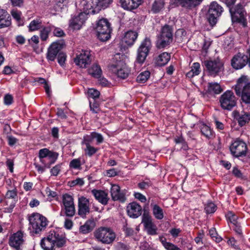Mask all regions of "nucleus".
Listing matches in <instances>:
<instances>
[{"instance_id":"f257e3e1","label":"nucleus","mask_w":250,"mask_h":250,"mask_svg":"<svg viewBox=\"0 0 250 250\" xmlns=\"http://www.w3.org/2000/svg\"><path fill=\"white\" fill-rule=\"evenodd\" d=\"M66 238L60 235L58 231L50 230L46 237L43 238L40 243L41 246L44 250H55L65 246Z\"/></svg>"},{"instance_id":"f03ea898","label":"nucleus","mask_w":250,"mask_h":250,"mask_svg":"<svg viewBox=\"0 0 250 250\" xmlns=\"http://www.w3.org/2000/svg\"><path fill=\"white\" fill-rule=\"evenodd\" d=\"M59 157V153L47 148H43L39 150L38 157L40 162L43 165L44 167L41 165L34 164L37 171L42 173L44 171L45 168H50L52 165L55 164Z\"/></svg>"},{"instance_id":"7ed1b4c3","label":"nucleus","mask_w":250,"mask_h":250,"mask_svg":"<svg viewBox=\"0 0 250 250\" xmlns=\"http://www.w3.org/2000/svg\"><path fill=\"white\" fill-rule=\"evenodd\" d=\"M80 7L81 12L69 21V26L73 30H80L87 19L88 16L91 14L89 10L91 4L86 0H83Z\"/></svg>"},{"instance_id":"20e7f679","label":"nucleus","mask_w":250,"mask_h":250,"mask_svg":"<svg viewBox=\"0 0 250 250\" xmlns=\"http://www.w3.org/2000/svg\"><path fill=\"white\" fill-rule=\"evenodd\" d=\"M234 89L236 95L240 97L242 102L250 104V82L248 76L242 75L238 78Z\"/></svg>"},{"instance_id":"39448f33","label":"nucleus","mask_w":250,"mask_h":250,"mask_svg":"<svg viewBox=\"0 0 250 250\" xmlns=\"http://www.w3.org/2000/svg\"><path fill=\"white\" fill-rule=\"evenodd\" d=\"M28 220L32 232L36 234H39L44 230L49 223L45 216L38 212L31 214L28 216Z\"/></svg>"},{"instance_id":"423d86ee","label":"nucleus","mask_w":250,"mask_h":250,"mask_svg":"<svg viewBox=\"0 0 250 250\" xmlns=\"http://www.w3.org/2000/svg\"><path fill=\"white\" fill-rule=\"evenodd\" d=\"M173 26L166 24L162 26L157 41V48L163 49L169 46L173 42Z\"/></svg>"},{"instance_id":"0eeeda50","label":"nucleus","mask_w":250,"mask_h":250,"mask_svg":"<svg viewBox=\"0 0 250 250\" xmlns=\"http://www.w3.org/2000/svg\"><path fill=\"white\" fill-rule=\"evenodd\" d=\"M228 7L232 21L241 24L243 27L247 26V12L244 6L241 3H238L237 5L228 6Z\"/></svg>"},{"instance_id":"6e6552de","label":"nucleus","mask_w":250,"mask_h":250,"mask_svg":"<svg viewBox=\"0 0 250 250\" xmlns=\"http://www.w3.org/2000/svg\"><path fill=\"white\" fill-rule=\"evenodd\" d=\"M95 30L97 37L102 42H105L111 37L112 30L111 24L106 18H102L97 21Z\"/></svg>"},{"instance_id":"1a4fd4ad","label":"nucleus","mask_w":250,"mask_h":250,"mask_svg":"<svg viewBox=\"0 0 250 250\" xmlns=\"http://www.w3.org/2000/svg\"><path fill=\"white\" fill-rule=\"evenodd\" d=\"M94 236L103 244H110L114 241L116 235L110 228L101 227L94 232Z\"/></svg>"},{"instance_id":"9d476101","label":"nucleus","mask_w":250,"mask_h":250,"mask_svg":"<svg viewBox=\"0 0 250 250\" xmlns=\"http://www.w3.org/2000/svg\"><path fill=\"white\" fill-rule=\"evenodd\" d=\"M230 154L234 157L240 159L248 154V148L246 143L238 138L232 141L229 147Z\"/></svg>"},{"instance_id":"9b49d317","label":"nucleus","mask_w":250,"mask_h":250,"mask_svg":"<svg viewBox=\"0 0 250 250\" xmlns=\"http://www.w3.org/2000/svg\"><path fill=\"white\" fill-rule=\"evenodd\" d=\"M223 12V7L217 2L212 1L210 3L206 17L211 27L216 25Z\"/></svg>"},{"instance_id":"f8f14e48","label":"nucleus","mask_w":250,"mask_h":250,"mask_svg":"<svg viewBox=\"0 0 250 250\" xmlns=\"http://www.w3.org/2000/svg\"><path fill=\"white\" fill-rule=\"evenodd\" d=\"M152 47L151 40L148 37H146L141 42L137 50V55L135 62L142 64L149 55Z\"/></svg>"},{"instance_id":"ddd939ff","label":"nucleus","mask_w":250,"mask_h":250,"mask_svg":"<svg viewBox=\"0 0 250 250\" xmlns=\"http://www.w3.org/2000/svg\"><path fill=\"white\" fill-rule=\"evenodd\" d=\"M202 63L208 74L214 77L219 75L224 68V63L218 58L205 60Z\"/></svg>"},{"instance_id":"4468645a","label":"nucleus","mask_w":250,"mask_h":250,"mask_svg":"<svg viewBox=\"0 0 250 250\" xmlns=\"http://www.w3.org/2000/svg\"><path fill=\"white\" fill-rule=\"evenodd\" d=\"M219 103L222 109L230 111L236 105V98L231 90H228L220 96Z\"/></svg>"},{"instance_id":"2eb2a0df","label":"nucleus","mask_w":250,"mask_h":250,"mask_svg":"<svg viewBox=\"0 0 250 250\" xmlns=\"http://www.w3.org/2000/svg\"><path fill=\"white\" fill-rule=\"evenodd\" d=\"M248 55L238 53L231 60L232 67L236 70L243 68L247 64L250 67V49L247 51Z\"/></svg>"},{"instance_id":"dca6fc26","label":"nucleus","mask_w":250,"mask_h":250,"mask_svg":"<svg viewBox=\"0 0 250 250\" xmlns=\"http://www.w3.org/2000/svg\"><path fill=\"white\" fill-rule=\"evenodd\" d=\"M24 243L23 232L21 230L11 234L9 238L8 244L14 250H22Z\"/></svg>"},{"instance_id":"f3484780","label":"nucleus","mask_w":250,"mask_h":250,"mask_svg":"<svg viewBox=\"0 0 250 250\" xmlns=\"http://www.w3.org/2000/svg\"><path fill=\"white\" fill-rule=\"evenodd\" d=\"M110 69L118 77L122 79L127 78L130 72L126 64L122 61H119L112 64L110 66Z\"/></svg>"},{"instance_id":"a211bd4d","label":"nucleus","mask_w":250,"mask_h":250,"mask_svg":"<svg viewBox=\"0 0 250 250\" xmlns=\"http://www.w3.org/2000/svg\"><path fill=\"white\" fill-rule=\"evenodd\" d=\"M142 223L144 224V227L146 230L148 235L153 236L158 234L157 228L152 222V217L148 212L144 211L143 215Z\"/></svg>"},{"instance_id":"6ab92c4d","label":"nucleus","mask_w":250,"mask_h":250,"mask_svg":"<svg viewBox=\"0 0 250 250\" xmlns=\"http://www.w3.org/2000/svg\"><path fill=\"white\" fill-rule=\"evenodd\" d=\"M138 36L137 32L129 30L126 32L122 40L121 49L125 50L128 47L132 46Z\"/></svg>"},{"instance_id":"aec40b11","label":"nucleus","mask_w":250,"mask_h":250,"mask_svg":"<svg viewBox=\"0 0 250 250\" xmlns=\"http://www.w3.org/2000/svg\"><path fill=\"white\" fill-rule=\"evenodd\" d=\"M91 61V54L88 50H82L74 60L75 64L82 68H86L90 64Z\"/></svg>"},{"instance_id":"412c9836","label":"nucleus","mask_w":250,"mask_h":250,"mask_svg":"<svg viewBox=\"0 0 250 250\" xmlns=\"http://www.w3.org/2000/svg\"><path fill=\"white\" fill-rule=\"evenodd\" d=\"M203 0H172L171 5L174 7L181 6L188 9H191L192 8L199 5Z\"/></svg>"},{"instance_id":"4be33fe9","label":"nucleus","mask_w":250,"mask_h":250,"mask_svg":"<svg viewBox=\"0 0 250 250\" xmlns=\"http://www.w3.org/2000/svg\"><path fill=\"white\" fill-rule=\"evenodd\" d=\"M4 198L5 199H12V202L10 204V206L4 208L5 212L7 213H11L13 211V208L15 207L16 203L18 201V195L17 187L15 186L13 189H8L4 196Z\"/></svg>"},{"instance_id":"5701e85b","label":"nucleus","mask_w":250,"mask_h":250,"mask_svg":"<svg viewBox=\"0 0 250 250\" xmlns=\"http://www.w3.org/2000/svg\"><path fill=\"white\" fill-rule=\"evenodd\" d=\"M90 212L89 200L84 196L78 199V214L83 218H85Z\"/></svg>"},{"instance_id":"b1692460","label":"nucleus","mask_w":250,"mask_h":250,"mask_svg":"<svg viewBox=\"0 0 250 250\" xmlns=\"http://www.w3.org/2000/svg\"><path fill=\"white\" fill-rule=\"evenodd\" d=\"M128 215L131 218H136L140 216L142 212V208L136 202L129 203L126 208Z\"/></svg>"},{"instance_id":"393cba45","label":"nucleus","mask_w":250,"mask_h":250,"mask_svg":"<svg viewBox=\"0 0 250 250\" xmlns=\"http://www.w3.org/2000/svg\"><path fill=\"white\" fill-rule=\"evenodd\" d=\"M62 49V45L58 42H53L48 49L46 58L48 61H54Z\"/></svg>"},{"instance_id":"a878e982","label":"nucleus","mask_w":250,"mask_h":250,"mask_svg":"<svg viewBox=\"0 0 250 250\" xmlns=\"http://www.w3.org/2000/svg\"><path fill=\"white\" fill-rule=\"evenodd\" d=\"M143 2V0H120L119 3L124 10L132 11L137 9Z\"/></svg>"},{"instance_id":"bb28decb","label":"nucleus","mask_w":250,"mask_h":250,"mask_svg":"<svg viewBox=\"0 0 250 250\" xmlns=\"http://www.w3.org/2000/svg\"><path fill=\"white\" fill-rule=\"evenodd\" d=\"M110 192L113 201H119L121 203H124L126 200L125 194L121 192L120 187L118 185H112Z\"/></svg>"},{"instance_id":"cd10ccee","label":"nucleus","mask_w":250,"mask_h":250,"mask_svg":"<svg viewBox=\"0 0 250 250\" xmlns=\"http://www.w3.org/2000/svg\"><path fill=\"white\" fill-rule=\"evenodd\" d=\"M113 2V0H98L95 7L91 5L89 10L92 15L98 13L102 9L108 7Z\"/></svg>"},{"instance_id":"c85d7f7f","label":"nucleus","mask_w":250,"mask_h":250,"mask_svg":"<svg viewBox=\"0 0 250 250\" xmlns=\"http://www.w3.org/2000/svg\"><path fill=\"white\" fill-rule=\"evenodd\" d=\"M91 192L99 202L103 205L107 204L109 198L108 197L107 193L105 191L94 189L91 191Z\"/></svg>"},{"instance_id":"c756f323","label":"nucleus","mask_w":250,"mask_h":250,"mask_svg":"<svg viewBox=\"0 0 250 250\" xmlns=\"http://www.w3.org/2000/svg\"><path fill=\"white\" fill-rule=\"evenodd\" d=\"M11 24V18L8 12L0 9V29L9 26Z\"/></svg>"},{"instance_id":"7c9ffc66","label":"nucleus","mask_w":250,"mask_h":250,"mask_svg":"<svg viewBox=\"0 0 250 250\" xmlns=\"http://www.w3.org/2000/svg\"><path fill=\"white\" fill-rule=\"evenodd\" d=\"M170 58L171 56L169 53L166 52H163L155 58V64L157 66H164L170 61Z\"/></svg>"},{"instance_id":"2f4dec72","label":"nucleus","mask_w":250,"mask_h":250,"mask_svg":"<svg viewBox=\"0 0 250 250\" xmlns=\"http://www.w3.org/2000/svg\"><path fill=\"white\" fill-rule=\"evenodd\" d=\"M235 119L237 121L239 125L243 126L246 124L250 123V113L249 112H238L235 115Z\"/></svg>"},{"instance_id":"473e14b6","label":"nucleus","mask_w":250,"mask_h":250,"mask_svg":"<svg viewBox=\"0 0 250 250\" xmlns=\"http://www.w3.org/2000/svg\"><path fill=\"white\" fill-rule=\"evenodd\" d=\"M223 91V89L217 83H208V89L205 92V94L212 95L213 94H219Z\"/></svg>"},{"instance_id":"72a5a7b5","label":"nucleus","mask_w":250,"mask_h":250,"mask_svg":"<svg viewBox=\"0 0 250 250\" xmlns=\"http://www.w3.org/2000/svg\"><path fill=\"white\" fill-rule=\"evenodd\" d=\"M95 222L93 218L86 221L83 225L80 227V232L83 234H87L93 230L95 227Z\"/></svg>"},{"instance_id":"f704fd0d","label":"nucleus","mask_w":250,"mask_h":250,"mask_svg":"<svg viewBox=\"0 0 250 250\" xmlns=\"http://www.w3.org/2000/svg\"><path fill=\"white\" fill-rule=\"evenodd\" d=\"M150 207L152 208L153 215L156 219L162 220L164 218V215L163 209L157 204H154L153 200H152Z\"/></svg>"},{"instance_id":"c9c22d12","label":"nucleus","mask_w":250,"mask_h":250,"mask_svg":"<svg viewBox=\"0 0 250 250\" xmlns=\"http://www.w3.org/2000/svg\"><path fill=\"white\" fill-rule=\"evenodd\" d=\"M88 73L94 78H100L102 75V71L100 66L97 64H94L88 69Z\"/></svg>"},{"instance_id":"e433bc0d","label":"nucleus","mask_w":250,"mask_h":250,"mask_svg":"<svg viewBox=\"0 0 250 250\" xmlns=\"http://www.w3.org/2000/svg\"><path fill=\"white\" fill-rule=\"evenodd\" d=\"M201 133L207 139H210L213 136V131L211 128L204 123L200 126Z\"/></svg>"},{"instance_id":"4c0bfd02","label":"nucleus","mask_w":250,"mask_h":250,"mask_svg":"<svg viewBox=\"0 0 250 250\" xmlns=\"http://www.w3.org/2000/svg\"><path fill=\"white\" fill-rule=\"evenodd\" d=\"M165 2L164 0H155L153 2L150 11L153 14L159 13L164 7Z\"/></svg>"},{"instance_id":"58836bf2","label":"nucleus","mask_w":250,"mask_h":250,"mask_svg":"<svg viewBox=\"0 0 250 250\" xmlns=\"http://www.w3.org/2000/svg\"><path fill=\"white\" fill-rule=\"evenodd\" d=\"M232 175L236 178L240 179L242 181L249 182L250 180L247 175H244L242 171L238 168L237 166L233 167L232 170Z\"/></svg>"},{"instance_id":"ea45409f","label":"nucleus","mask_w":250,"mask_h":250,"mask_svg":"<svg viewBox=\"0 0 250 250\" xmlns=\"http://www.w3.org/2000/svg\"><path fill=\"white\" fill-rule=\"evenodd\" d=\"M54 26L49 25L47 26H44L42 27V30L40 31V38L42 41H46L49 36V33L53 30Z\"/></svg>"},{"instance_id":"a19ab883","label":"nucleus","mask_w":250,"mask_h":250,"mask_svg":"<svg viewBox=\"0 0 250 250\" xmlns=\"http://www.w3.org/2000/svg\"><path fill=\"white\" fill-rule=\"evenodd\" d=\"M42 27V21L40 19H37L30 22L28 26V30L29 31L32 32L38 30Z\"/></svg>"},{"instance_id":"79ce46f5","label":"nucleus","mask_w":250,"mask_h":250,"mask_svg":"<svg viewBox=\"0 0 250 250\" xmlns=\"http://www.w3.org/2000/svg\"><path fill=\"white\" fill-rule=\"evenodd\" d=\"M150 76V73L149 71H144L140 73L136 78V81L140 83H145Z\"/></svg>"},{"instance_id":"37998d69","label":"nucleus","mask_w":250,"mask_h":250,"mask_svg":"<svg viewBox=\"0 0 250 250\" xmlns=\"http://www.w3.org/2000/svg\"><path fill=\"white\" fill-rule=\"evenodd\" d=\"M217 206L212 202H208L205 205L204 210L207 214L214 213L217 209Z\"/></svg>"},{"instance_id":"c03bdc74","label":"nucleus","mask_w":250,"mask_h":250,"mask_svg":"<svg viewBox=\"0 0 250 250\" xmlns=\"http://www.w3.org/2000/svg\"><path fill=\"white\" fill-rule=\"evenodd\" d=\"M89 106L90 110L93 113H98L101 110L100 107V103L99 102H97L96 100H89Z\"/></svg>"},{"instance_id":"a18cd8bd","label":"nucleus","mask_w":250,"mask_h":250,"mask_svg":"<svg viewBox=\"0 0 250 250\" xmlns=\"http://www.w3.org/2000/svg\"><path fill=\"white\" fill-rule=\"evenodd\" d=\"M209 234L211 239L217 243H220L223 240L222 238L218 235L215 228H211L209 230Z\"/></svg>"},{"instance_id":"49530a36","label":"nucleus","mask_w":250,"mask_h":250,"mask_svg":"<svg viewBox=\"0 0 250 250\" xmlns=\"http://www.w3.org/2000/svg\"><path fill=\"white\" fill-rule=\"evenodd\" d=\"M73 200L72 196L67 193H65L62 196V203L64 207L67 206L74 205Z\"/></svg>"},{"instance_id":"de8ad7c7","label":"nucleus","mask_w":250,"mask_h":250,"mask_svg":"<svg viewBox=\"0 0 250 250\" xmlns=\"http://www.w3.org/2000/svg\"><path fill=\"white\" fill-rule=\"evenodd\" d=\"M225 216L227 221L233 225L238 223V216L233 211H229Z\"/></svg>"},{"instance_id":"09e8293b","label":"nucleus","mask_w":250,"mask_h":250,"mask_svg":"<svg viewBox=\"0 0 250 250\" xmlns=\"http://www.w3.org/2000/svg\"><path fill=\"white\" fill-rule=\"evenodd\" d=\"M81 158L74 159L69 163V167L75 169L81 170L82 169Z\"/></svg>"},{"instance_id":"8fccbe9b","label":"nucleus","mask_w":250,"mask_h":250,"mask_svg":"<svg viewBox=\"0 0 250 250\" xmlns=\"http://www.w3.org/2000/svg\"><path fill=\"white\" fill-rule=\"evenodd\" d=\"M87 94L89 98H91L92 100H94L99 98L100 93L98 90L94 88H89L88 90Z\"/></svg>"},{"instance_id":"3c124183","label":"nucleus","mask_w":250,"mask_h":250,"mask_svg":"<svg viewBox=\"0 0 250 250\" xmlns=\"http://www.w3.org/2000/svg\"><path fill=\"white\" fill-rule=\"evenodd\" d=\"M99 150V148L95 147L91 145H87L86 148L84 149L85 154L91 157L95 154Z\"/></svg>"},{"instance_id":"603ef678","label":"nucleus","mask_w":250,"mask_h":250,"mask_svg":"<svg viewBox=\"0 0 250 250\" xmlns=\"http://www.w3.org/2000/svg\"><path fill=\"white\" fill-rule=\"evenodd\" d=\"M65 213L66 216L73 217L75 214V206H67L64 207Z\"/></svg>"},{"instance_id":"864d4df0","label":"nucleus","mask_w":250,"mask_h":250,"mask_svg":"<svg viewBox=\"0 0 250 250\" xmlns=\"http://www.w3.org/2000/svg\"><path fill=\"white\" fill-rule=\"evenodd\" d=\"M62 163L56 165L52 168L50 169V172L52 176H57L61 170Z\"/></svg>"},{"instance_id":"5fc2aeb1","label":"nucleus","mask_w":250,"mask_h":250,"mask_svg":"<svg viewBox=\"0 0 250 250\" xmlns=\"http://www.w3.org/2000/svg\"><path fill=\"white\" fill-rule=\"evenodd\" d=\"M91 137L92 139H96L98 144H101L104 142V137L103 135L96 132H92L91 133Z\"/></svg>"},{"instance_id":"6e6d98bb","label":"nucleus","mask_w":250,"mask_h":250,"mask_svg":"<svg viewBox=\"0 0 250 250\" xmlns=\"http://www.w3.org/2000/svg\"><path fill=\"white\" fill-rule=\"evenodd\" d=\"M123 230L126 237L132 236L134 235V230L133 229L128 227L127 224L124 226Z\"/></svg>"},{"instance_id":"4d7b16f0","label":"nucleus","mask_w":250,"mask_h":250,"mask_svg":"<svg viewBox=\"0 0 250 250\" xmlns=\"http://www.w3.org/2000/svg\"><path fill=\"white\" fill-rule=\"evenodd\" d=\"M152 184L150 181H142L137 184L138 188L141 190H145L151 186Z\"/></svg>"},{"instance_id":"13d9d810","label":"nucleus","mask_w":250,"mask_h":250,"mask_svg":"<svg viewBox=\"0 0 250 250\" xmlns=\"http://www.w3.org/2000/svg\"><path fill=\"white\" fill-rule=\"evenodd\" d=\"M69 183L70 184L69 186L71 187L77 185L83 186L84 184V182L83 178H77L76 179L69 182Z\"/></svg>"},{"instance_id":"bf43d9fd","label":"nucleus","mask_w":250,"mask_h":250,"mask_svg":"<svg viewBox=\"0 0 250 250\" xmlns=\"http://www.w3.org/2000/svg\"><path fill=\"white\" fill-rule=\"evenodd\" d=\"M191 71L196 76L198 75L201 72L200 64L199 62H194L191 67Z\"/></svg>"},{"instance_id":"052dcab7","label":"nucleus","mask_w":250,"mask_h":250,"mask_svg":"<svg viewBox=\"0 0 250 250\" xmlns=\"http://www.w3.org/2000/svg\"><path fill=\"white\" fill-rule=\"evenodd\" d=\"M66 55L63 52H60L58 55V62L61 66H63L66 61Z\"/></svg>"},{"instance_id":"680f3d73","label":"nucleus","mask_w":250,"mask_h":250,"mask_svg":"<svg viewBox=\"0 0 250 250\" xmlns=\"http://www.w3.org/2000/svg\"><path fill=\"white\" fill-rule=\"evenodd\" d=\"M53 35L55 36L58 37H62L65 35V33L64 31L59 27H54L53 28Z\"/></svg>"},{"instance_id":"e2e57ef3","label":"nucleus","mask_w":250,"mask_h":250,"mask_svg":"<svg viewBox=\"0 0 250 250\" xmlns=\"http://www.w3.org/2000/svg\"><path fill=\"white\" fill-rule=\"evenodd\" d=\"M197 236L194 238V241L196 244H199L202 242L205 235L204 231L203 229L199 230L197 232Z\"/></svg>"},{"instance_id":"0e129e2a","label":"nucleus","mask_w":250,"mask_h":250,"mask_svg":"<svg viewBox=\"0 0 250 250\" xmlns=\"http://www.w3.org/2000/svg\"><path fill=\"white\" fill-rule=\"evenodd\" d=\"M13 103V97L9 94H6L4 97V103L5 105H9Z\"/></svg>"},{"instance_id":"69168bd1","label":"nucleus","mask_w":250,"mask_h":250,"mask_svg":"<svg viewBox=\"0 0 250 250\" xmlns=\"http://www.w3.org/2000/svg\"><path fill=\"white\" fill-rule=\"evenodd\" d=\"M134 197L142 203H145L146 201V197L142 193L138 192H134Z\"/></svg>"},{"instance_id":"338daca9","label":"nucleus","mask_w":250,"mask_h":250,"mask_svg":"<svg viewBox=\"0 0 250 250\" xmlns=\"http://www.w3.org/2000/svg\"><path fill=\"white\" fill-rule=\"evenodd\" d=\"M7 140L8 144L10 146H14L18 141V139L12 135L7 136Z\"/></svg>"},{"instance_id":"774afa93","label":"nucleus","mask_w":250,"mask_h":250,"mask_svg":"<svg viewBox=\"0 0 250 250\" xmlns=\"http://www.w3.org/2000/svg\"><path fill=\"white\" fill-rule=\"evenodd\" d=\"M234 226V228L233 229L234 231L236 232V233L239 235L240 237L243 236V232L241 228V226L240 224L237 223L233 225Z\"/></svg>"}]
</instances>
